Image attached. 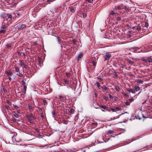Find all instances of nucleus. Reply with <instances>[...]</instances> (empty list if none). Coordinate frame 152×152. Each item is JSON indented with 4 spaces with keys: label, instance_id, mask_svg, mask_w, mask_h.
Listing matches in <instances>:
<instances>
[{
    "label": "nucleus",
    "instance_id": "nucleus-1",
    "mask_svg": "<svg viewBox=\"0 0 152 152\" xmlns=\"http://www.w3.org/2000/svg\"><path fill=\"white\" fill-rule=\"evenodd\" d=\"M111 56V54L109 53H106L103 55V57L105 59V60H108Z\"/></svg>",
    "mask_w": 152,
    "mask_h": 152
},
{
    "label": "nucleus",
    "instance_id": "nucleus-2",
    "mask_svg": "<svg viewBox=\"0 0 152 152\" xmlns=\"http://www.w3.org/2000/svg\"><path fill=\"white\" fill-rule=\"evenodd\" d=\"M26 27V25L23 24H19L16 26V28L19 30H21Z\"/></svg>",
    "mask_w": 152,
    "mask_h": 152
},
{
    "label": "nucleus",
    "instance_id": "nucleus-3",
    "mask_svg": "<svg viewBox=\"0 0 152 152\" xmlns=\"http://www.w3.org/2000/svg\"><path fill=\"white\" fill-rule=\"evenodd\" d=\"M5 73L7 75V77L12 76L13 74V73L10 71H6Z\"/></svg>",
    "mask_w": 152,
    "mask_h": 152
},
{
    "label": "nucleus",
    "instance_id": "nucleus-4",
    "mask_svg": "<svg viewBox=\"0 0 152 152\" xmlns=\"http://www.w3.org/2000/svg\"><path fill=\"white\" fill-rule=\"evenodd\" d=\"M111 110L113 112H115L117 111L121 110V109L120 107H116L114 108H111Z\"/></svg>",
    "mask_w": 152,
    "mask_h": 152
},
{
    "label": "nucleus",
    "instance_id": "nucleus-5",
    "mask_svg": "<svg viewBox=\"0 0 152 152\" xmlns=\"http://www.w3.org/2000/svg\"><path fill=\"white\" fill-rule=\"evenodd\" d=\"M83 56V53H80L79 55L77 56V61H78L79 60H80V59Z\"/></svg>",
    "mask_w": 152,
    "mask_h": 152
},
{
    "label": "nucleus",
    "instance_id": "nucleus-6",
    "mask_svg": "<svg viewBox=\"0 0 152 152\" xmlns=\"http://www.w3.org/2000/svg\"><path fill=\"white\" fill-rule=\"evenodd\" d=\"M5 21H4L3 23V24H4V25H2L1 26V28L2 29H5L7 27V26L5 25V24H7V23H5Z\"/></svg>",
    "mask_w": 152,
    "mask_h": 152
},
{
    "label": "nucleus",
    "instance_id": "nucleus-7",
    "mask_svg": "<svg viewBox=\"0 0 152 152\" xmlns=\"http://www.w3.org/2000/svg\"><path fill=\"white\" fill-rule=\"evenodd\" d=\"M102 89L104 90L107 91L109 90V88L106 87L104 85L101 87Z\"/></svg>",
    "mask_w": 152,
    "mask_h": 152
},
{
    "label": "nucleus",
    "instance_id": "nucleus-8",
    "mask_svg": "<svg viewBox=\"0 0 152 152\" xmlns=\"http://www.w3.org/2000/svg\"><path fill=\"white\" fill-rule=\"evenodd\" d=\"M115 9L116 11H118L121 10V6H116L115 7Z\"/></svg>",
    "mask_w": 152,
    "mask_h": 152
},
{
    "label": "nucleus",
    "instance_id": "nucleus-9",
    "mask_svg": "<svg viewBox=\"0 0 152 152\" xmlns=\"http://www.w3.org/2000/svg\"><path fill=\"white\" fill-rule=\"evenodd\" d=\"M116 14H118L117 13H115L113 10H112L110 11V14L112 15H114Z\"/></svg>",
    "mask_w": 152,
    "mask_h": 152
},
{
    "label": "nucleus",
    "instance_id": "nucleus-10",
    "mask_svg": "<svg viewBox=\"0 0 152 152\" xmlns=\"http://www.w3.org/2000/svg\"><path fill=\"white\" fill-rule=\"evenodd\" d=\"M136 81L139 84H142L143 81L141 79H137L136 80Z\"/></svg>",
    "mask_w": 152,
    "mask_h": 152
},
{
    "label": "nucleus",
    "instance_id": "nucleus-11",
    "mask_svg": "<svg viewBox=\"0 0 152 152\" xmlns=\"http://www.w3.org/2000/svg\"><path fill=\"white\" fill-rule=\"evenodd\" d=\"M69 9H70V10L71 12H72L74 13L75 10V9L74 8H73V7H69Z\"/></svg>",
    "mask_w": 152,
    "mask_h": 152
},
{
    "label": "nucleus",
    "instance_id": "nucleus-12",
    "mask_svg": "<svg viewBox=\"0 0 152 152\" xmlns=\"http://www.w3.org/2000/svg\"><path fill=\"white\" fill-rule=\"evenodd\" d=\"M114 132V131L113 130H109L107 132V134H112Z\"/></svg>",
    "mask_w": 152,
    "mask_h": 152
},
{
    "label": "nucleus",
    "instance_id": "nucleus-13",
    "mask_svg": "<svg viewBox=\"0 0 152 152\" xmlns=\"http://www.w3.org/2000/svg\"><path fill=\"white\" fill-rule=\"evenodd\" d=\"M95 85H96V86L98 87V89H100V85L99 83L98 82H97L96 83Z\"/></svg>",
    "mask_w": 152,
    "mask_h": 152
},
{
    "label": "nucleus",
    "instance_id": "nucleus-14",
    "mask_svg": "<svg viewBox=\"0 0 152 152\" xmlns=\"http://www.w3.org/2000/svg\"><path fill=\"white\" fill-rule=\"evenodd\" d=\"M147 61L150 63L152 62V59L151 58V57H149L147 58Z\"/></svg>",
    "mask_w": 152,
    "mask_h": 152
},
{
    "label": "nucleus",
    "instance_id": "nucleus-15",
    "mask_svg": "<svg viewBox=\"0 0 152 152\" xmlns=\"http://www.w3.org/2000/svg\"><path fill=\"white\" fill-rule=\"evenodd\" d=\"M128 91L129 92H132L133 94L135 93V91L134 89H130L128 90Z\"/></svg>",
    "mask_w": 152,
    "mask_h": 152
},
{
    "label": "nucleus",
    "instance_id": "nucleus-16",
    "mask_svg": "<svg viewBox=\"0 0 152 152\" xmlns=\"http://www.w3.org/2000/svg\"><path fill=\"white\" fill-rule=\"evenodd\" d=\"M134 89L136 91H138L140 90V88L139 87L136 86L134 87Z\"/></svg>",
    "mask_w": 152,
    "mask_h": 152
},
{
    "label": "nucleus",
    "instance_id": "nucleus-17",
    "mask_svg": "<svg viewBox=\"0 0 152 152\" xmlns=\"http://www.w3.org/2000/svg\"><path fill=\"white\" fill-rule=\"evenodd\" d=\"M57 38L58 39V41L59 42V43L60 44L61 43V38L59 37H57Z\"/></svg>",
    "mask_w": 152,
    "mask_h": 152
},
{
    "label": "nucleus",
    "instance_id": "nucleus-18",
    "mask_svg": "<svg viewBox=\"0 0 152 152\" xmlns=\"http://www.w3.org/2000/svg\"><path fill=\"white\" fill-rule=\"evenodd\" d=\"M6 32V30H0V34H1L2 33H3L4 34H5Z\"/></svg>",
    "mask_w": 152,
    "mask_h": 152
},
{
    "label": "nucleus",
    "instance_id": "nucleus-19",
    "mask_svg": "<svg viewBox=\"0 0 152 152\" xmlns=\"http://www.w3.org/2000/svg\"><path fill=\"white\" fill-rule=\"evenodd\" d=\"M115 89L118 91H119L120 90V88L116 86H115Z\"/></svg>",
    "mask_w": 152,
    "mask_h": 152
},
{
    "label": "nucleus",
    "instance_id": "nucleus-20",
    "mask_svg": "<svg viewBox=\"0 0 152 152\" xmlns=\"http://www.w3.org/2000/svg\"><path fill=\"white\" fill-rule=\"evenodd\" d=\"M142 58V60L145 63L147 62V58Z\"/></svg>",
    "mask_w": 152,
    "mask_h": 152
},
{
    "label": "nucleus",
    "instance_id": "nucleus-21",
    "mask_svg": "<svg viewBox=\"0 0 152 152\" xmlns=\"http://www.w3.org/2000/svg\"><path fill=\"white\" fill-rule=\"evenodd\" d=\"M21 82H22V85L23 86H26V83L24 81V80H22V81H21Z\"/></svg>",
    "mask_w": 152,
    "mask_h": 152
},
{
    "label": "nucleus",
    "instance_id": "nucleus-22",
    "mask_svg": "<svg viewBox=\"0 0 152 152\" xmlns=\"http://www.w3.org/2000/svg\"><path fill=\"white\" fill-rule=\"evenodd\" d=\"M74 109H71L70 110V113L71 114H73L74 113Z\"/></svg>",
    "mask_w": 152,
    "mask_h": 152
},
{
    "label": "nucleus",
    "instance_id": "nucleus-23",
    "mask_svg": "<svg viewBox=\"0 0 152 152\" xmlns=\"http://www.w3.org/2000/svg\"><path fill=\"white\" fill-rule=\"evenodd\" d=\"M100 107L104 109H106L107 108L106 106L105 105H101Z\"/></svg>",
    "mask_w": 152,
    "mask_h": 152
},
{
    "label": "nucleus",
    "instance_id": "nucleus-24",
    "mask_svg": "<svg viewBox=\"0 0 152 152\" xmlns=\"http://www.w3.org/2000/svg\"><path fill=\"white\" fill-rule=\"evenodd\" d=\"M15 71L16 72H19L20 70L18 68V67H16L15 68Z\"/></svg>",
    "mask_w": 152,
    "mask_h": 152
},
{
    "label": "nucleus",
    "instance_id": "nucleus-25",
    "mask_svg": "<svg viewBox=\"0 0 152 152\" xmlns=\"http://www.w3.org/2000/svg\"><path fill=\"white\" fill-rule=\"evenodd\" d=\"M128 62L130 64H131V65L132 64H133V62L132 61H131L130 60H129L128 61Z\"/></svg>",
    "mask_w": 152,
    "mask_h": 152
},
{
    "label": "nucleus",
    "instance_id": "nucleus-26",
    "mask_svg": "<svg viewBox=\"0 0 152 152\" xmlns=\"http://www.w3.org/2000/svg\"><path fill=\"white\" fill-rule=\"evenodd\" d=\"M38 59H39V64H41L42 63V62L41 61V58H39V57H38Z\"/></svg>",
    "mask_w": 152,
    "mask_h": 152
},
{
    "label": "nucleus",
    "instance_id": "nucleus-27",
    "mask_svg": "<svg viewBox=\"0 0 152 152\" xmlns=\"http://www.w3.org/2000/svg\"><path fill=\"white\" fill-rule=\"evenodd\" d=\"M86 1L88 2L89 3H92L93 2V0H86Z\"/></svg>",
    "mask_w": 152,
    "mask_h": 152
},
{
    "label": "nucleus",
    "instance_id": "nucleus-28",
    "mask_svg": "<svg viewBox=\"0 0 152 152\" xmlns=\"http://www.w3.org/2000/svg\"><path fill=\"white\" fill-rule=\"evenodd\" d=\"M16 118H18V115L16 113H15L13 115Z\"/></svg>",
    "mask_w": 152,
    "mask_h": 152
},
{
    "label": "nucleus",
    "instance_id": "nucleus-29",
    "mask_svg": "<svg viewBox=\"0 0 152 152\" xmlns=\"http://www.w3.org/2000/svg\"><path fill=\"white\" fill-rule=\"evenodd\" d=\"M109 96V98L110 99H113V96L110 94H108Z\"/></svg>",
    "mask_w": 152,
    "mask_h": 152
},
{
    "label": "nucleus",
    "instance_id": "nucleus-30",
    "mask_svg": "<svg viewBox=\"0 0 152 152\" xmlns=\"http://www.w3.org/2000/svg\"><path fill=\"white\" fill-rule=\"evenodd\" d=\"M52 114L54 115H56V113L54 110H53L52 112Z\"/></svg>",
    "mask_w": 152,
    "mask_h": 152
},
{
    "label": "nucleus",
    "instance_id": "nucleus-31",
    "mask_svg": "<svg viewBox=\"0 0 152 152\" xmlns=\"http://www.w3.org/2000/svg\"><path fill=\"white\" fill-rule=\"evenodd\" d=\"M64 82L66 84H68L69 83V81L66 80H64Z\"/></svg>",
    "mask_w": 152,
    "mask_h": 152
},
{
    "label": "nucleus",
    "instance_id": "nucleus-32",
    "mask_svg": "<svg viewBox=\"0 0 152 152\" xmlns=\"http://www.w3.org/2000/svg\"><path fill=\"white\" fill-rule=\"evenodd\" d=\"M28 108L30 111L32 110V108L31 106L29 105L28 106Z\"/></svg>",
    "mask_w": 152,
    "mask_h": 152
},
{
    "label": "nucleus",
    "instance_id": "nucleus-33",
    "mask_svg": "<svg viewBox=\"0 0 152 152\" xmlns=\"http://www.w3.org/2000/svg\"><path fill=\"white\" fill-rule=\"evenodd\" d=\"M43 103L45 105H46L47 104V103L46 100H44Z\"/></svg>",
    "mask_w": 152,
    "mask_h": 152
},
{
    "label": "nucleus",
    "instance_id": "nucleus-34",
    "mask_svg": "<svg viewBox=\"0 0 152 152\" xmlns=\"http://www.w3.org/2000/svg\"><path fill=\"white\" fill-rule=\"evenodd\" d=\"M6 46L7 47V48H10L11 47V46L10 45L7 44L6 45Z\"/></svg>",
    "mask_w": 152,
    "mask_h": 152
},
{
    "label": "nucleus",
    "instance_id": "nucleus-35",
    "mask_svg": "<svg viewBox=\"0 0 152 152\" xmlns=\"http://www.w3.org/2000/svg\"><path fill=\"white\" fill-rule=\"evenodd\" d=\"M116 19H117L118 21H120L121 20V18L120 17H118Z\"/></svg>",
    "mask_w": 152,
    "mask_h": 152
},
{
    "label": "nucleus",
    "instance_id": "nucleus-36",
    "mask_svg": "<svg viewBox=\"0 0 152 152\" xmlns=\"http://www.w3.org/2000/svg\"><path fill=\"white\" fill-rule=\"evenodd\" d=\"M148 26V23L147 22H145V26L146 27H147Z\"/></svg>",
    "mask_w": 152,
    "mask_h": 152
},
{
    "label": "nucleus",
    "instance_id": "nucleus-37",
    "mask_svg": "<svg viewBox=\"0 0 152 152\" xmlns=\"http://www.w3.org/2000/svg\"><path fill=\"white\" fill-rule=\"evenodd\" d=\"M125 9L127 12H128L129 11V10L128 8H126V7H125Z\"/></svg>",
    "mask_w": 152,
    "mask_h": 152
},
{
    "label": "nucleus",
    "instance_id": "nucleus-38",
    "mask_svg": "<svg viewBox=\"0 0 152 152\" xmlns=\"http://www.w3.org/2000/svg\"><path fill=\"white\" fill-rule=\"evenodd\" d=\"M12 16L11 15H9L8 16V18L9 19H11L12 18Z\"/></svg>",
    "mask_w": 152,
    "mask_h": 152
},
{
    "label": "nucleus",
    "instance_id": "nucleus-39",
    "mask_svg": "<svg viewBox=\"0 0 152 152\" xmlns=\"http://www.w3.org/2000/svg\"><path fill=\"white\" fill-rule=\"evenodd\" d=\"M104 99L106 100V101H107L109 99L106 96H105L104 97Z\"/></svg>",
    "mask_w": 152,
    "mask_h": 152
},
{
    "label": "nucleus",
    "instance_id": "nucleus-40",
    "mask_svg": "<svg viewBox=\"0 0 152 152\" xmlns=\"http://www.w3.org/2000/svg\"><path fill=\"white\" fill-rule=\"evenodd\" d=\"M11 76H9V77H8V79L10 81L11 80Z\"/></svg>",
    "mask_w": 152,
    "mask_h": 152
},
{
    "label": "nucleus",
    "instance_id": "nucleus-41",
    "mask_svg": "<svg viewBox=\"0 0 152 152\" xmlns=\"http://www.w3.org/2000/svg\"><path fill=\"white\" fill-rule=\"evenodd\" d=\"M125 104L127 105H130V103L128 102H126Z\"/></svg>",
    "mask_w": 152,
    "mask_h": 152
},
{
    "label": "nucleus",
    "instance_id": "nucleus-42",
    "mask_svg": "<svg viewBox=\"0 0 152 152\" xmlns=\"http://www.w3.org/2000/svg\"><path fill=\"white\" fill-rule=\"evenodd\" d=\"M140 29V27L139 26H137V30L139 31Z\"/></svg>",
    "mask_w": 152,
    "mask_h": 152
},
{
    "label": "nucleus",
    "instance_id": "nucleus-43",
    "mask_svg": "<svg viewBox=\"0 0 152 152\" xmlns=\"http://www.w3.org/2000/svg\"><path fill=\"white\" fill-rule=\"evenodd\" d=\"M7 103L10 105H11L12 104L11 102H10V101H7Z\"/></svg>",
    "mask_w": 152,
    "mask_h": 152
},
{
    "label": "nucleus",
    "instance_id": "nucleus-44",
    "mask_svg": "<svg viewBox=\"0 0 152 152\" xmlns=\"http://www.w3.org/2000/svg\"><path fill=\"white\" fill-rule=\"evenodd\" d=\"M23 66L25 68H26L27 67V66L26 64H24Z\"/></svg>",
    "mask_w": 152,
    "mask_h": 152
},
{
    "label": "nucleus",
    "instance_id": "nucleus-45",
    "mask_svg": "<svg viewBox=\"0 0 152 152\" xmlns=\"http://www.w3.org/2000/svg\"><path fill=\"white\" fill-rule=\"evenodd\" d=\"M19 75L20 77H22V76H23V75L22 74H20V73H19V75Z\"/></svg>",
    "mask_w": 152,
    "mask_h": 152
},
{
    "label": "nucleus",
    "instance_id": "nucleus-46",
    "mask_svg": "<svg viewBox=\"0 0 152 152\" xmlns=\"http://www.w3.org/2000/svg\"><path fill=\"white\" fill-rule=\"evenodd\" d=\"M23 88L24 90H26V86H23Z\"/></svg>",
    "mask_w": 152,
    "mask_h": 152
},
{
    "label": "nucleus",
    "instance_id": "nucleus-47",
    "mask_svg": "<svg viewBox=\"0 0 152 152\" xmlns=\"http://www.w3.org/2000/svg\"><path fill=\"white\" fill-rule=\"evenodd\" d=\"M133 99H129V101L130 102H132L133 101Z\"/></svg>",
    "mask_w": 152,
    "mask_h": 152
},
{
    "label": "nucleus",
    "instance_id": "nucleus-48",
    "mask_svg": "<svg viewBox=\"0 0 152 152\" xmlns=\"http://www.w3.org/2000/svg\"><path fill=\"white\" fill-rule=\"evenodd\" d=\"M58 96L60 99H61L63 98L62 96H61L60 95L59 96Z\"/></svg>",
    "mask_w": 152,
    "mask_h": 152
},
{
    "label": "nucleus",
    "instance_id": "nucleus-49",
    "mask_svg": "<svg viewBox=\"0 0 152 152\" xmlns=\"http://www.w3.org/2000/svg\"><path fill=\"white\" fill-rule=\"evenodd\" d=\"M24 64V63L23 62H21V66H23Z\"/></svg>",
    "mask_w": 152,
    "mask_h": 152
},
{
    "label": "nucleus",
    "instance_id": "nucleus-50",
    "mask_svg": "<svg viewBox=\"0 0 152 152\" xmlns=\"http://www.w3.org/2000/svg\"><path fill=\"white\" fill-rule=\"evenodd\" d=\"M92 63H93V64L94 66L96 65V63L95 62L93 61Z\"/></svg>",
    "mask_w": 152,
    "mask_h": 152
},
{
    "label": "nucleus",
    "instance_id": "nucleus-51",
    "mask_svg": "<svg viewBox=\"0 0 152 152\" xmlns=\"http://www.w3.org/2000/svg\"><path fill=\"white\" fill-rule=\"evenodd\" d=\"M6 108L7 109H9L10 107L9 106H6Z\"/></svg>",
    "mask_w": 152,
    "mask_h": 152
},
{
    "label": "nucleus",
    "instance_id": "nucleus-52",
    "mask_svg": "<svg viewBox=\"0 0 152 152\" xmlns=\"http://www.w3.org/2000/svg\"><path fill=\"white\" fill-rule=\"evenodd\" d=\"M26 90H23V93H24V94H25V93H26Z\"/></svg>",
    "mask_w": 152,
    "mask_h": 152
},
{
    "label": "nucleus",
    "instance_id": "nucleus-53",
    "mask_svg": "<svg viewBox=\"0 0 152 152\" xmlns=\"http://www.w3.org/2000/svg\"><path fill=\"white\" fill-rule=\"evenodd\" d=\"M53 0H48V2H51L52 1H53Z\"/></svg>",
    "mask_w": 152,
    "mask_h": 152
},
{
    "label": "nucleus",
    "instance_id": "nucleus-54",
    "mask_svg": "<svg viewBox=\"0 0 152 152\" xmlns=\"http://www.w3.org/2000/svg\"><path fill=\"white\" fill-rule=\"evenodd\" d=\"M64 123L65 124H67V122L66 121H64Z\"/></svg>",
    "mask_w": 152,
    "mask_h": 152
},
{
    "label": "nucleus",
    "instance_id": "nucleus-55",
    "mask_svg": "<svg viewBox=\"0 0 152 152\" xmlns=\"http://www.w3.org/2000/svg\"><path fill=\"white\" fill-rule=\"evenodd\" d=\"M123 114H124V113H122L121 114H120L119 115V116H118V118H119V117L120 116H121V115H123Z\"/></svg>",
    "mask_w": 152,
    "mask_h": 152
},
{
    "label": "nucleus",
    "instance_id": "nucleus-56",
    "mask_svg": "<svg viewBox=\"0 0 152 152\" xmlns=\"http://www.w3.org/2000/svg\"><path fill=\"white\" fill-rule=\"evenodd\" d=\"M67 87L68 88H70V86H67Z\"/></svg>",
    "mask_w": 152,
    "mask_h": 152
},
{
    "label": "nucleus",
    "instance_id": "nucleus-57",
    "mask_svg": "<svg viewBox=\"0 0 152 152\" xmlns=\"http://www.w3.org/2000/svg\"><path fill=\"white\" fill-rule=\"evenodd\" d=\"M20 13L19 12H18L17 13V15H18V16H19L20 15Z\"/></svg>",
    "mask_w": 152,
    "mask_h": 152
},
{
    "label": "nucleus",
    "instance_id": "nucleus-58",
    "mask_svg": "<svg viewBox=\"0 0 152 152\" xmlns=\"http://www.w3.org/2000/svg\"><path fill=\"white\" fill-rule=\"evenodd\" d=\"M14 107L15 108H17L18 107V106H15Z\"/></svg>",
    "mask_w": 152,
    "mask_h": 152
},
{
    "label": "nucleus",
    "instance_id": "nucleus-59",
    "mask_svg": "<svg viewBox=\"0 0 152 152\" xmlns=\"http://www.w3.org/2000/svg\"><path fill=\"white\" fill-rule=\"evenodd\" d=\"M115 76L116 77V76H118V75L117 74H115Z\"/></svg>",
    "mask_w": 152,
    "mask_h": 152
},
{
    "label": "nucleus",
    "instance_id": "nucleus-60",
    "mask_svg": "<svg viewBox=\"0 0 152 152\" xmlns=\"http://www.w3.org/2000/svg\"><path fill=\"white\" fill-rule=\"evenodd\" d=\"M28 121H29V122H31V120H30V119H28Z\"/></svg>",
    "mask_w": 152,
    "mask_h": 152
},
{
    "label": "nucleus",
    "instance_id": "nucleus-61",
    "mask_svg": "<svg viewBox=\"0 0 152 152\" xmlns=\"http://www.w3.org/2000/svg\"><path fill=\"white\" fill-rule=\"evenodd\" d=\"M17 113H19V114H20V113L19 112H18V111H17Z\"/></svg>",
    "mask_w": 152,
    "mask_h": 152
},
{
    "label": "nucleus",
    "instance_id": "nucleus-62",
    "mask_svg": "<svg viewBox=\"0 0 152 152\" xmlns=\"http://www.w3.org/2000/svg\"><path fill=\"white\" fill-rule=\"evenodd\" d=\"M36 131L37 132H39V130H37Z\"/></svg>",
    "mask_w": 152,
    "mask_h": 152
},
{
    "label": "nucleus",
    "instance_id": "nucleus-63",
    "mask_svg": "<svg viewBox=\"0 0 152 152\" xmlns=\"http://www.w3.org/2000/svg\"><path fill=\"white\" fill-rule=\"evenodd\" d=\"M86 15H83V16H85V17H86Z\"/></svg>",
    "mask_w": 152,
    "mask_h": 152
},
{
    "label": "nucleus",
    "instance_id": "nucleus-64",
    "mask_svg": "<svg viewBox=\"0 0 152 152\" xmlns=\"http://www.w3.org/2000/svg\"><path fill=\"white\" fill-rule=\"evenodd\" d=\"M86 15H83V16H85V17H86Z\"/></svg>",
    "mask_w": 152,
    "mask_h": 152
}]
</instances>
